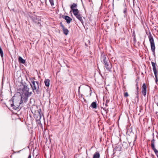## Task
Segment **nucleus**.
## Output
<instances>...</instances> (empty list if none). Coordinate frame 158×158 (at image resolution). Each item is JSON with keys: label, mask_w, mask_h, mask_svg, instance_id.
I'll return each mask as SVG.
<instances>
[{"label": "nucleus", "mask_w": 158, "mask_h": 158, "mask_svg": "<svg viewBox=\"0 0 158 158\" xmlns=\"http://www.w3.org/2000/svg\"><path fill=\"white\" fill-rule=\"evenodd\" d=\"M25 78L26 81L23 79L20 82V87L22 88V91L20 93V104L23 102H26L27 100L28 97L31 94V92H29V88L27 87L28 85L26 82H27L26 77Z\"/></svg>", "instance_id": "1"}, {"label": "nucleus", "mask_w": 158, "mask_h": 158, "mask_svg": "<svg viewBox=\"0 0 158 158\" xmlns=\"http://www.w3.org/2000/svg\"><path fill=\"white\" fill-rule=\"evenodd\" d=\"M102 57L104 64V67L108 71H110L111 68V65L109 60L105 55L102 56Z\"/></svg>", "instance_id": "2"}, {"label": "nucleus", "mask_w": 158, "mask_h": 158, "mask_svg": "<svg viewBox=\"0 0 158 158\" xmlns=\"http://www.w3.org/2000/svg\"><path fill=\"white\" fill-rule=\"evenodd\" d=\"M19 94H20V93L19 92H17V94H15L14 96L12 98V101L13 102H14V103L15 104V106L13 107V109L15 110H18L19 109V106H20V102H19L18 104V105H17L16 103V102L17 100H18V101H19Z\"/></svg>", "instance_id": "3"}, {"label": "nucleus", "mask_w": 158, "mask_h": 158, "mask_svg": "<svg viewBox=\"0 0 158 158\" xmlns=\"http://www.w3.org/2000/svg\"><path fill=\"white\" fill-rule=\"evenodd\" d=\"M149 40L151 44V49L152 51L155 54V47L153 38L150 32L148 35Z\"/></svg>", "instance_id": "4"}, {"label": "nucleus", "mask_w": 158, "mask_h": 158, "mask_svg": "<svg viewBox=\"0 0 158 158\" xmlns=\"http://www.w3.org/2000/svg\"><path fill=\"white\" fill-rule=\"evenodd\" d=\"M30 85L33 91H34L35 90L36 92L37 93L39 91L38 90L39 89V82L32 80L31 81V83L30 84Z\"/></svg>", "instance_id": "5"}, {"label": "nucleus", "mask_w": 158, "mask_h": 158, "mask_svg": "<svg viewBox=\"0 0 158 158\" xmlns=\"http://www.w3.org/2000/svg\"><path fill=\"white\" fill-rule=\"evenodd\" d=\"M152 135H153V138L152 139L151 141V148H152V149L153 151H155L157 149L155 148V146L154 145L155 140L154 139V133H153Z\"/></svg>", "instance_id": "6"}, {"label": "nucleus", "mask_w": 158, "mask_h": 158, "mask_svg": "<svg viewBox=\"0 0 158 158\" xmlns=\"http://www.w3.org/2000/svg\"><path fill=\"white\" fill-rule=\"evenodd\" d=\"M62 17L66 21V22L68 24H69L72 20V19L68 16L63 15Z\"/></svg>", "instance_id": "7"}, {"label": "nucleus", "mask_w": 158, "mask_h": 158, "mask_svg": "<svg viewBox=\"0 0 158 158\" xmlns=\"http://www.w3.org/2000/svg\"><path fill=\"white\" fill-rule=\"evenodd\" d=\"M60 25L62 28L64 33L66 35H67L69 32V30L64 27L63 25L62 22L60 23Z\"/></svg>", "instance_id": "8"}, {"label": "nucleus", "mask_w": 158, "mask_h": 158, "mask_svg": "<svg viewBox=\"0 0 158 158\" xmlns=\"http://www.w3.org/2000/svg\"><path fill=\"white\" fill-rule=\"evenodd\" d=\"M142 94L144 96H145L147 92V87L146 84L145 83H144L143 84V86L142 87Z\"/></svg>", "instance_id": "9"}, {"label": "nucleus", "mask_w": 158, "mask_h": 158, "mask_svg": "<svg viewBox=\"0 0 158 158\" xmlns=\"http://www.w3.org/2000/svg\"><path fill=\"white\" fill-rule=\"evenodd\" d=\"M151 63L152 66V69L153 72H158V70L156 69V66H157L156 63H155L152 61L151 62Z\"/></svg>", "instance_id": "10"}, {"label": "nucleus", "mask_w": 158, "mask_h": 158, "mask_svg": "<svg viewBox=\"0 0 158 158\" xmlns=\"http://www.w3.org/2000/svg\"><path fill=\"white\" fill-rule=\"evenodd\" d=\"M76 17L79 19L81 23L82 24L84 25V21L82 18V17L81 16V15L80 14H78L77 15L75 16Z\"/></svg>", "instance_id": "11"}, {"label": "nucleus", "mask_w": 158, "mask_h": 158, "mask_svg": "<svg viewBox=\"0 0 158 158\" xmlns=\"http://www.w3.org/2000/svg\"><path fill=\"white\" fill-rule=\"evenodd\" d=\"M12 118L13 119H15V120L20 119V117L19 114L16 113L13 114L12 115Z\"/></svg>", "instance_id": "12"}, {"label": "nucleus", "mask_w": 158, "mask_h": 158, "mask_svg": "<svg viewBox=\"0 0 158 158\" xmlns=\"http://www.w3.org/2000/svg\"><path fill=\"white\" fill-rule=\"evenodd\" d=\"M77 6V4L73 3L71 6L70 8L71 10H75Z\"/></svg>", "instance_id": "13"}, {"label": "nucleus", "mask_w": 158, "mask_h": 158, "mask_svg": "<svg viewBox=\"0 0 158 158\" xmlns=\"http://www.w3.org/2000/svg\"><path fill=\"white\" fill-rule=\"evenodd\" d=\"M100 155L99 153L97 152L95 153L93 155V158H99Z\"/></svg>", "instance_id": "14"}, {"label": "nucleus", "mask_w": 158, "mask_h": 158, "mask_svg": "<svg viewBox=\"0 0 158 158\" xmlns=\"http://www.w3.org/2000/svg\"><path fill=\"white\" fill-rule=\"evenodd\" d=\"M41 117V115L39 112L37 115L35 117V119L37 121H40Z\"/></svg>", "instance_id": "15"}, {"label": "nucleus", "mask_w": 158, "mask_h": 158, "mask_svg": "<svg viewBox=\"0 0 158 158\" xmlns=\"http://www.w3.org/2000/svg\"><path fill=\"white\" fill-rule=\"evenodd\" d=\"M115 149L117 151H120L121 150L122 147L120 145L118 144H116L115 148Z\"/></svg>", "instance_id": "16"}, {"label": "nucleus", "mask_w": 158, "mask_h": 158, "mask_svg": "<svg viewBox=\"0 0 158 158\" xmlns=\"http://www.w3.org/2000/svg\"><path fill=\"white\" fill-rule=\"evenodd\" d=\"M73 12L74 15L75 16L77 15L78 14H79V12L78 9L76 8L75 10H73L72 11Z\"/></svg>", "instance_id": "17"}, {"label": "nucleus", "mask_w": 158, "mask_h": 158, "mask_svg": "<svg viewBox=\"0 0 158 158\" xmlns=\"http://www.w3.org/2000/svg\"><path fill=\"white\" fill-rule=\"evenodd\" d=\"M50 80L48 79H45L44 81V83L45 85L47 86H49V85Z\"/></svg>", "instance_id": "18"}, {"label": "nucleus", "mask_w": 158, "mask_h": 158, "mask_svg": "<svg viewBox=\"0 0 158 158\" xmlns=\"http://www.w3.org/2000/svg\"><path fill=\"white\" fill-rule=\"evenodd\" d=\"M90 106L93 108L95 109L97 107V104L96 102H93L91 104Z\"/></svg>", "instance_id": "19"}, {"label": "nucleus", "mask_w": 158, "mask_h": 158, "mask_svg": "<svg viewBox=\"0 0 158 158\" xmlns=\"http://www.w3.org/2000/svg\"><path fill=\"white\" fill-rule=\"evenodd\" d=\"M20 63H22L26 65V60L23 59L21 57H20Z\"/></svg>", "instance_id": "20"}, {"label": "nucleus", "mask_w": 158, "mask_h": 158, "mask_svg": "<svg viewBox=\"0 0 158 158\" xmlns=\"http://www.w3.org/2000/svg\"><path fill=\"white\" fill-rule=\"evenodd\" d=\"M135 95H136L135 97L136 98H137V100H138L139 99V91L138 90H136L135 92Z\"/></svg>", "instance_id": "21"}, {"label": "nucleus", "mask_w": 158, "mask_h": 158, "mask_svg": "<svg viewBox=\"0 0 158 158\" xmlns=\"http://www.w3.org/2000/svg\"><path fill=\"white\" fill-rule=\"evenodd\" d=\"M109 102H110V100L109 99H106V103H105V105L106 106H108V103H109Z\"/></svg>", "instance_id": "22"}, {"label": "nucleus", "mask_w": 158, "mask_h": 158, "mask_svg": "<svg viewBox=\"0 0 158 158\" xmlns=\"http://www.w3.org/2000/svg\"><path fill=\"white\" fill-rule=\"evenodd\" d=\"M52 6L54 5L53 0H49Z\"/></svg>", "instance_id": "23"}, {"label": "nucleus", "mask_w": 158, "mask_h": 158, "mask_svg": "<svg viewBox=\"0 0 158 158\" xmlns=\"http://www.w3.org/2000/svg\"><path fill=\"white\" fill-rule=\"evenodd\" d=\"M154 73L155 76V79H158L157 76V74L158 72H154Z\"/></svg>", "instance_id": "24"}, {"label": "nucleus", "mask_w": 158, "mask_h": 158, "mask_svg": "<svg viewBox=\"0 0 158 158\" xmlns=\"http://www.w3.org/2000/svg\"><path fill=\"white\" fill-rule=\"evenodd\" d=\"M154 151L155 154L157 156V158H158V151L157 150H156L155 151Z\"/></svg>", "instance_id": "25"}, {"label": "nucleus", "mask_w": 158, "mask_h": 158, "mask_svg": "<svg viewBox=\"0 0 158 158\" xmlns=\"http://www.w3.org/2000/svg\"><path fill=\"white\" fill-rule=\"evenodd\" d=\"M0 54L1 55V56L2 57H3V53L2 50L0 51Z\"/></svg>", "instance_id": "26"}, {"label": "nucleus", "mask_w": 158, "mask_h": 158, "mask_svg": "<svg viewBox=\"0 0 158 158\" xmlns=\"http://www.w3.org/2000/svg\"><path fill=\"white\" fill-rule=\"evenodd\" d=\"M129 96L127 92H126L124 93V96L125 97H127Z\"/></svg>", "instance_id": "27"}, {"label": "nucleus", "mask_w": 158, "mask_h": 158, "mask_svg": "<svg viewBox=\"0 0 158 158\" xmlns=\"http://www.w3.org/2000/svg\"><path fill=\"white\" fill-rule=\"evenodd\" d=\"M19 77H20V76H19L18 77V78L19 79ZM19 80H17L16 81V85H18V86L19 85V84H18V83H19Z\"/></svg>", "instance_id": "28"}, {"label": "nucleus", "mask_w": 158, "mask_h": 158, "mask_svg": "<svg viewBox=\"0 0 158 158\" xmlns=\"http://www.w3.org/2000/svg\"><path fill=\"white\" fill-rule=\"evenodd\" d=\"M138 82H137L136 84V90H138V89H139V87L138 86Z\"/></svg>", "instance_id": "29"}, {"label": "nucleus", "mask_w": 158, "mask_h": 158, "mask_svg": "<svg viewBox=\"0 0 158 158\" xmlns=\"http://www.w3.org/2000/svg\"><path fill=\"white\" fill-rule=\"evenodd\" d=\"M47 0H41V2H45L46 3L47 2Z\"/></svg>", "instance_id": "30"}, {"label": "nucleus", "mask_w": 158, "mask_h": 158, "mask_svg": "<svg viewBox=\"0 0 158 158\" xmlns=\"http://www.w3.org/2000/svg\"><path fill=\"white\" fill-rule=\"evenodd\" d=\"M124 13V14H126L127 12V10L126 9H124L123 11Z\"/></svg>", "instance_id": "31"}, {"label": "nucleus", "mask_w": 158, "mask_h": 158, "mask_svg": "<svg viewBox=\"0 0 158 158\" xmlns=\"http://www.w3.org/2000/svg\"><path fill=\"white\" fill-rule=\"evenodd\" d=\"M155 82L156 84H157L158 82V79H155Z\"/></svg>", "instance_id": "32"}, {"label": "nucleus", "mask_w": 158, "mask_h": 158, "mask_svg": "<svg viewBox=\"0 0 158 158\" xmlns=\"http://www.w3.org/2000/svg\"><path fill=\"white\" fill-rule=\"evenodd\" d=\"M18 60L19 62L20 63V56H19L18 57Z\"/></svg>", "instance_id": "33"}, {"label": "nucleus", "mask_w": 158, "mask_h": 158, "mask_svg": "<svg viewBox=\"0 0 158 158\" xmlns=\"http://www.w3.org/2000/svg\"><path fill=\"white\" fill-rule=\"evenodd\" d=\"M15 106L14 104L12 103L11 104V107H13Z\"/></svg>", "instance_id": "34"}, {"label": "nucleus", "mask_w": 158, "mask_h": 158, "mask_svg": "<svg viewBox=\"0 0 158 158\" xmlns=\"http://www.w3.org/2000/svg\"><path fill=\"white\" fill-rule=\"evenodd\" d=\"M31 154H30L28 157V158H31Z\"/></svg>", "instance_id": "35"}, {"label": "nucleus", "mask_w": 158, "mask_h": 158, "mask_svg": "<svg viewBox=\"0 0 158 158\" xmlns=\"http://www.w3.org/2000/svg\"><path fill=\"white\" fill-rule=\"evenodd\" d=\"M2 50V49L1 48V47H0V51H1V50Z\"/></svg>", "instance_id": "36"}, {"label": "nucleus", "mask_w": 158, "mask_h": 158, "mask_svg": "<svg viewBox=\"0 0 158 158\" xmlns=\"http://www.w3.org/2000/svg\"><path fill=\"white\" fill-rule=\"evenodd\" d=\"M156 137L157 138V139H158V135H156Z\"/></svg>", "instance_id": "37"}, {"label": "nucleus", "mask_w": 158, "mask_h": 158, "mask_svg": "<svg viewBox=\"0 0 158 158\" xmlns=\"http://www.w3.org/2000/svg\"><path fill=\"white\" fill-rule=\"evenodd\" d=\"M135 38L134 39V41H135Z\"/></svg>", "instance_id": "38"}, {"label": "nucleus", "mask_w": 158, "mask_h": 158, "mask_svg": "<svg viewBox=\"0 0 158 158\" xmlns=\"http://www.w3.org/2000/svg\"><path fill=\"white\" fill-rule=\"evenodd\" d=\"M157 105L158 106V104Z\"/></svg>", "instance_id": "39"}]
</instances>
